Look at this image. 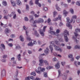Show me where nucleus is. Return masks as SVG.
Masks as SVG:
<instances>
[{"label":"nucleus","mask_w":80,"mask_h":80,"mask_svg":"<svg viewBox=\"0 0 80 80\" xmlns=\"http://www.w3.org/2000/svg\"><path fill=\"white\" fill-rule=\"evenodd\" d=\"M30 18V22L32 23V25L34 27H36L37 25H36V23H43L44 21L43 19L42 18H39L38 20H36L34 21V18H33V16L30 15L29 16Z\"/></svg>","instance_id":"nucleus-1"},{"label":"nucleus","mask_w":80,"mask_h":80,"mask_svg":"<svg viewBox=\"0 0 80 80\" xmlns=\"http://www.w3.org/2000/svg\"><path fill=\"white\" fill-rule=\"evenodd\" d=\"M58 78L61 77H62V80H66L67 79V75L64 72L63 74H62L61 72V71L60 70H58Z\"/></svg>","instance_id":"nucleus-2"},{"label":"nucleus","mask_w":80,"mask_h":80,"mask_svg":"<svg viewBox=\"0 0 80 80\" xmlns=\"http://www.w3.org/2000/svg\"><path fill=\"white\" fill-rule=\"evenodd\" d=\"M67 23L66 24V26L68 27H69V28L71 30H72V26L70 25V23H71L73 22V20L72 19V20H70L69 18H67Z\"/></svg>","instance_id":"nucleus-3"},{"label":"nucleus","mask_w":80,"mask_h":80,"mask_svg":"<svg viewBox=\"0 0 80 80\" xmlns=\"http://www.w3.org/2000/svg\"><path fill=\"white\" fill-rule=\"evenodd\" d=\"M64 38L65 42H68V38L67 36H68V35H69V34L68 33V31H67V30H65L64 32Z\"/></svg>","instance_id":"nucleus-4"},{"label":"nucleus","mask_w":80,"mask_h":80,"mask_svg":"<svg viewBox=\"0 0 80 80\" xmlns=\"http://www.w3.org/2000/svg\"><path fill=\"white\" fill-rule=\"evenodd\" d=\"M45 69L44 68H41V67H38V69H36V72H37V73H38V74H40L41 73V72H45Z\"/></svg>","instance_id":"nucleus-5"},{"label":"nucleus","mask_w":80,"mask_h":80,"mask_svg":"<svg viewBox=\"0 0 80 80\" xmlns=\"http://www.w3.org/2000/svg\"><path fill=\"white\" fill-rule=\"evenodd\" d=\"M47 26H44L43 28L42 31V29L41 28H40L39 30V31L40 32V34L42 37H43L45 35L44 32H45V29H46V28H47Z\"/></svg>","instance_id":"nucleus-6"},{"label":"nucleus","mask_w":80,"mask_h":80,"mask_svg":"<svg viewBox=\"0 0 80 80\" xmlns=\"http://www.w3.org/2000/svg\"><path fill=\"white\" fill-rule=\"evenodd\" d=\"M39 65L40 66H43V65H44L43 63L44 62V61L45 60H43L42 58H41L40 57H39Z\"/></svg>","instance_id":"nucleus-7"},{"label":"nucleus","mask_w":80,"mask_h":80,"mask_svg":"<svg viewBox=\"0 0 80 80\" xmlns=\"http://www.w3.org/2000/svg\"><path fill=\"white\" fill-rule=\"evenodd\" d=\"M60 20V21H62V15H58V17L54 18L53 19V21L56 22L58 21V20Z\"/></svg>","instance_id":"nucleus-8"},{"label":"nucleus","mask_w":80,"mask_h":80,"mask_svg":"<svg viewBox=\"0 0 80 80\" xmlns=\"http://www.w3.org/2000/svg\"><path fill=\"white\" fill-rule=\"evenodd\" d=\"M8 16H9V17H11L12 16H13V19H16L17 18V15H16V13L15 12H12L10 15H9Z\"/></svg>","instance_id":"nucleus-9"},{"label":"nucleus","mask_w":80,"mask_h":80,"mask_svg":"<svg viewBox=\"0 0 80 80\" xmlns=\"http://www.w3.org/2000/svg\"><path fill=\"white\" fill-rule=\"evenodd\" d=\"M26 34L27 36V40H30V36L28 35V33H29V30L28 29L26 30L25 31Z\"/></svg>","instance_id":"nucleus-10"},{"label":"nucleus","mask_w":80,"mask_h":80,"mask_svg":"<svg viewBox=\"0 0 80 80\" xmlns=\"http://www.w3.org/2000/svg\"><path fill=\"white\" fill-rule=\"evenodd\" d=\"M74 34L75 35V37H76V38L75 37V36H73L72 38H73V39L77 43H78V41L77 40L76 38H77V36H78V34H77L75 32H74Z\"/></svg>","instance_id":"nucleus-11"},{"label":"nucleus","mask_w":80,"mask_h":80,"mask_svg":"<svg viewBox=\"0 0 80 80\" xmlns=\"http://www.w3.org/2000/svg\"><path fill=\"white\" fill-rule=\"evenodd\" d=\"M30 79H32V80H35V78L33 76H31V77H28L27 78H26L25 79V80H30Z\"/></svg>","instance_id":"nucleus-12"},{"label":"nucleus","mask_w":80,"mask_h":80,"mask_svg":"<svg viewBox=\"0 0 80 80\" xmlns=\"http://www.w3.org/2000/svg\"><path fill=\"white\" fill-rule=\"evenodd\" d=\"M29 40V41H31V42L28 44V46H30L31 47H32V46H33V42H32V40H31V39L30 38V40Z\"/></svg>","instance_id":"nucleus-13"},{"label":"nucleus","mask_w":80,"mask_h":80,"mask_svg":"<svg viewBox=\"0 0 80 80\" xmlns=\"http://www.w3.org/2000/svg\"><path fill=\"white\" fill-rule=\"evenodd\" d=\"M6 74V71H5V69H4L2 71L1 75L2 76H5Z\"/></svg>","instance_id":"nucleus-14"},{"label":"nucleus","mask_w":80,"mask_h":80,"mask_svg":"<svg viewBox=\"0 0 80 80\" xmlns=\"http://www.w3.org/2000/svg\"><path fill=\"white\" fill-rule=\"evenodd\" d=\"M50 50H49V49H48V48H46V49L44 51L45 53L47 54H48Z\"/></svg>","instance_id":"nucleus-15"},{"label":"nucleus","mask_w":80,"mask_h":80,"mask_svg":"<svg viewBox=\"0 0 80 80\" xmlns=\"http://www.w3.org/2000/svg\"><path fill=\"white\" fill-rule=\"evenodd\" d=\"M60 32V29H57L56 30V36H59V33Z\"/></svg>","instance_id":"nucleus-16"},{"label":"nucleus","mask_w":80,"mask_h":80,"mask_svg":"<svg viewBox=\"0 0 80 80\" xmlns=\"http://www.w3.org/2000/svg\"><path fill=\"white\" fill-rule=\"evenodd\" d=\"M11 31L10 30V29L8 28L5 29V32L6 33H7V34L9 33H10V32Z\"/></svg>","instance_id":"nucleus-17"},{"label":"nucleus","mask_w":80,"mask_h":80,"mask_svg":"<svg viewBox=\"0 0 80 80\" xmlns=\"http://www.w3.org/2000/svg\"><path fill=\"white\" fill-rule=\"evenodd\" d=\"M68 12L67 11L65 10H64L63 11V14L65 17L67 16V14H68Z\"/></svg>","instance_id":"nucleus-18"},{"label":"nucleus","mask_w":80,"mask_h":80,"mask_svg":"<svg viewBox=\"0 0 80 80\" xmlns=\"http://www.w3.org/2000/svg\"><path fill=\"white\" fill-rule=\"evenodd\" d=\"M16 3L18 5H19V6H20V5H22V2L20 0H18L16 1Z\"/></svg>","instance_id":"nucleus-19"},{"label":"nucleus","mask_w":80,"mask_h":80,"mask_svg":"<svg viewBox=\"0 0 80 80\" xmlns=\"http://www.w3.org/2000/svg\"><path fill=\"white\" fill-rule=\"evenodd\" d=\"M48 33H51L52 35H56V32H55L52 31V30H49L48 31Z\"/></svg>","instance_id":"nucleus-20"},{"label":"nucleus","mask_w":80,"mask_h":80,"mask_svg":"<svg viewBox=\"0 0 80 80\" xmlns=\"http://www.w3.org/2000/svg\"><path fill=\"white\" fill-rule=\"evenodd\" d=\"M53 46L54 47L55 50H56V51H58V50L59 49V46L55 45H54Z\"/></svg>","instance_id":"nucleus-21"},{"label":"nucleus","mask_w":80,"mask_h":80,"mask_svg":"<svg viewBox=\"0 0 80 80\" xmlns=\"http://www.w3.org/2000/svg\"><path fill=\"white\" fill-rule=\"evenodd\" d=\"M33 31L32 32V35H35L36 34V33H37V31L35 30V29L34 28H33Z\"/></svg>","instance_id":"nucleus-22"},{"label":"nucleus","mask_w":80,"mask_h":80,"mask_svg":"<svg viewBox=\"0 0 80 80\" xmlns=\"http://www.w3.org/2000/svg\"><path fill=\"white\" fill-rule=\"evenodd\" d=\"M49 49H50L51 50V53H53V47L51 45H50L49 46Z\"/></svg>","instance_id":"nucleus-23"},{"label":"nucleus","mask_w":80,"mask_h":80,"mask_svg":"<svg viewBox=\"0 0 80 80\" xmlns=\"http://www.w3.org/2000/svg\"><path fill=\"white\" fill-rule=\"evenodd\" d=\"M56 8L58 10V11H61V10H62L61 8H60V7L58 6V5L57 4L56 5Z\"/></svg>","instance_id":"nucleus-24"},{"label":"nucleus","mask_w":80,"mask_h":80,"mask_svg":"<svg viewBox=\"0 0 80 80\" xmlns=\"http://www.w3.org/2000/svg\"><path fill=\"white\" fill-rule=\"evenodd\" d=\"M11 2L12 4V6L13 7H15L16 6V3L14 1H12V0H11Z\"/></svg>","instance_id":"nucleus-25"},{"label":"nucleus","mask_w":80,"mask_h":80,"mask_svg":"<svg viewBox=\"0 0 80 80\" xmlns=\"http://www.w3.org/2000/svg\"><path fill=\"white\" fill-rule=\"evenodd\" d=\"M17 58L18 59L19 61H20L21 60V55L20 54L17 55Z\"/></svg>","instance_id":"nucleus-26"},{"label":"nucleus","mask_w":80,"mask_h":80,"mask_svg":"<svg viewBox=\"0 0 80 80\" xmlns=\"http://www.w3.org/2000/svg\"><path fill=\"white\" fill-rule=\"evenodd\" d=\"M19 39H20V40H21V42H23L24 41V38L22 35H21L20 36Z\"/></svg>","instance_id":"nucleus-27"},{"label":"nucleus","mask_w":80,"mask_h":80,"mask_svg":"<svg viewBox=\"0 0 80 80\" xmlns=\"http://www.w3.org/2000/svg\"><path fill=\"white\" fill-rule=\"evenodd\" d=\"M55 67L56 68L58 69L60 68V64L59 63H58L56 65H55Z\"/></svg>","instance_id":"nucleus-28"},{"label":"nucleus","mask_w":80,"mask_h":80,"mask_svg":"<svg viewBox=\"0 0 80 80\" xmlns=\"http://www.w3.org/2000/svg\"><path fill=\"white\" fill-rule=\"evenodd\" d=\"M44 63L45 65L47 66H48V65H49V63H48V62L46 60H44Z\"/></svg>","instance_id":"nucleus-29"},{"label":"nucleus","mask_w":80,"mask_h":80,"mask_svg":"<svg viewBox=\"0 0 80 80\" xmlns=\"http://www.w3.org/2000/svg\"><path fill=\"white\" fill-rule=\"evenodd\" d=\"M15 45L16 46V49H19V48H20V45H19L18 44H15Z\"/></svg>","instance_id":"nucleus-30"},{"label":"nucleus","mask_w":80,"mask_h":80,"mask_svg":"<svg viewBox=\"0 0 80 80\" xmlns=\"http://www.w3.org/2000/svg\"><path fill=\"white\" fill-rule=\"evenodd\" d=\"M58 15V12H57L56 11L54 12L53 17H54V18H55V17H56V15Z\"/></svg>","instance_id":"nucleus-31"},{"label":"nucleus","mask_w":80,"mask_h":80,"mask_svg":"<svg viewBox=\"0 0 80 80\" xmlns=\"http://www.w3.org/2000/svg\"><path fill=\"white\" fill-rule=\"evenodd\" d=\"M32 42L33 45H37V42L36 41V40H32Z\"/></svg>","instance_id":"nucleus-32"},{"label":"nucleus","mask_w":80,"mask_h":80,"mask_svg":"<svg viewBox=\"0 0 80 80\" xmlns=\"http://www.w3.org/2000/svg\"><path fill=\"white\" fill-rule=\"evenodd\" d=\"M2 4L4 5V6H6L7 5V2L5 1H3L2 2Z\"/></svg>","instance_id":"nucleus-33"},{"label":"nucleus","mask_w":80,"mask_h":80,"mask_svg":"<svg viewBox=\"0 0 80 80\" xmlns=\"http://www.w3.org/2000/svg\"><path fill=\"white\" fill-rule=\"evenodd\" d=\"M4 48V49H5V45H4V44H1V45L0 46V48Z\"/></svg>","instance_id":"nucleus-34"},{"label":"nucleus","mask_w":80,"mask_h":80,"mask_svg":"<svg viewBox=\"0 0 80 80\" xmlns=\"http://www.w3.org/2000/svg\"><path fill=\"white\" fill-rule=\"evenodd\" d=\"M3 13L4 15H7V13H8V11L7 10H4Z\"/></svg>","instance_id":"nucleus-35"},{"label":"nucleus","mask_w":80,"mask_h":80,"mask_svg":"<svg viewBox=\"0 0 80 80\" xmlns=\"http://www.w3.org/2000/svg\"><path fill=\"white\" fill-rule=\"evenodd\" d=\"M74 65L76 67H78V62L77 61H74Z\"/></svg>","instance_id":"nucleus-36"},{"label":"nucleus","mask_w":80,"mask_h":80,"mask_svg":"<svg viewBox=\"0 0 80 80\" xmlns=\"http://www.w3.org/2000/svg\"><path fill=\"white\" fill-rule=\"evenodd\" d=\"M59 27H62V26H63V23L62 22H59Z\"/></svg>","instance_id":"nucleus-37"},{"label":"nucleus","mask_w":80,"mask_h":80,"mask_svg":"<svg viewBox=\"0 0 80 80\" xmlns=\"http://www.w3.org/2000/svg\"><path fill=\"white\" fill-rule=\"evenodd\" d=\"M77 17V16L76 15H73L72 16V18L73 19H76Z\"/></svg>","instance_id":"nucleus-38"},{"label":"nucleus","mask_w":80,"mask_h":80,"mask_svg":"<svg viewBox=\"0 0 80 80\" xmlns=\"http://www.w3.org/2000/svg\"><path fill=\"white\" fill-rule=\"evenodd\" d=\"M31 75H33V76H35L36 75V73L35 72H31L30 74Z\"/></svg>","instance_id":"nucleus-39"},{"label":"nucleus","mask_w":80,"mask_h":80,"mask_svg":"<svg viewBox=\"0 0 80 80\" xmlns=\"http://www.w3.org/2000/svg\"><path fill=\"white\" fill-rule=\"evenodd\" d=\"M70 11L71 13H72V14H73V13H74V11H73V9H70Z\"/></svg>","instance_id":"nucleus-40"},{"label":"nucleus","mask_w":80,"mask_h":80,"mask_svg":"<svg viewBox=\"0 0 80 80\" xmlns=\"http://www.w3.org/2000/svg\"><path fill=\"white\" fill-rule=\"evenodd\" d=\"M75 48H78L80 49V46L78 45H76L74 47Z\"/></svg>","instance_id":"nucleus-41"},{"label":"nucleus","mask_w":80,"mask_h":80,"mask_svg":"<svg viewBox=\"0 0 80 80\" xmlns=\"http://www.w3.org/2000/svg\"><path fill=\"white\" fill-rule=\"evenodd\" d=\"M75 32L76 33H78V32H80V29L78 28H76L75 30Z\"/></svg>","instance_id":"nucleus-42"},{"label":"nucleus","mask_w":80,"mask_h":80,"mask_svg":"<svg viewBox=\"0 0 80 80\" xmlns=\"http://www.w3.org/2000/svg\"><path fill=\"white\" fill-rule=\"evenodd\" d=\"M29 5H33V0H31L29 2Z\"/></svg>","instance_id":"nucleus-43"},{"label":"nucleus","mask_w":80,"mask_h":80,"mask_svg":"<svg viewBox=\"0 0 80 80\" xmlns=\"http://www.w3.org/2000/svg\"><path fill=\"white\" fill-rule=\"evenodd\" d=\"M76 4L78 6H80V1H77L76 2Z\"/></svg>","instance_id":"nucleus-44"},{"label":"nucleus","mask_w":80,"mask_h":80,"mask_svg":"<svg viewBox=\"0 0 80 80\" xmlns=\"http://www.w3.org/2000/svg\"><path fill=\"white\" fill-rule=\"evenodd\" d=\"M16 65H17V63H16V61H14L13 62V64L12 65V67H14V66H15Z\"/></svg>","instance_id":"nucleus-45"},{"label":"nucleus","mask_w":80,"mask_h":80,"mask_svg":"<svg viewBox=\"0 0 80 80\" xmlns=\"http://www.w3.org/2000/svg\"><path fill=\"white\" fill-rule=\"evenodd\" d=\"M10 37L11 38H15V37L16 36H15V35L14 34H12L11 35Z\"/></svg>","instance_id":"nucleus-46"},{"label":"nucleus","mask_w":80,"mask_h":80,"mask_svg":"<svg viewBox=\"0 0 80 80\" xmlns=\"http://www.w3.org/2000/svg\"><path fill=\"white\" fill-rule=\"evenodd\" d=\"M58 51H59L60 52H62L63 51V50L61 48H59V49H58Z\"/></svg>","instance_id":"nucleus-47"},{"label":"nucleus","mask_w":80,"mask_h":80,"mask_svg":"<svg viewBox=\"0 0 80 80\" xmlns=\"http://www.w3.org/2000/svg\"><path fill=\"white\" fill-rule=\"evenodd\" d=\"M53 62H57V59L56 58H54L52 59Z\"/></svg>","instance_id":"nucleus-48"},{"label":"nucleus","mask_w":80,"mask_h":80,"mask_svg":"<svg viewBox=\"0 0 80 80\" xmlns=\"http://www.w3.org/2000/svg\"><path fill=\"white\" fill-rule=\"evenodd\" d=\"M55 42L56 44V45H59V42L57 40L55 41Z\"/></svg>","instance_id":"nucleus-49"},{"label":"nucleus","mask_w":80,"mask_h":80,"mask_svg":"<svg viewBox=\"0 0 80 80\" xmlns=\"http://www.w3.org/2000/svg\"><path fill=\"white\" fill-rule=\"evenodd\" d=\"M8 45L10 47H13V44H12V43H8Z\"/></svg>","instance_id":"nucleus-50"},{"label":"nucleus","mask_w":80,"mask_h":80,"mask_svg":"<svg viewBox=\"0 0 80 80\" xmlns=\"http://www.w3.org/2000/svg\"><path fill=\"white\" fill-rule=\"evenodd\" d=\"M43 10L44 11H47L48 10V8L47 7H44L43 8Z\"/></svg>","instance_id":"nucleus-51"},{"label":"nucleus","mask_w":80,"mask_h":80,"mask_svg":"<svg viewBox=\"0 0 80 80\" xmlns=\"http://www.w3.org/2000/svg\"><path fill=\"white\" fill-rule=\"evenodd\" d=\"M44 76L45 77H47V72H44Z\"/></svg>","instance_id":"nucleus-52"},{"label":"nucleus","mask_w":80,"mask_h":80,"mask_svg":"<svg viewBox=\"0 0 80 80\" xmlns=\"http://www.w3.org/2000/svg\"><path fill=\"white\" fill-rule=\"evenodd\" d=\"M61 63L62 66H64V65H65V62H61Z\"/></svg>","instance_id":"nucleus-53"},{"label":"nucleus","mask_w":80,"mask_h":80,"mask_svg":"<svg viewBox=\"0 0 80 80\" xmlns=\"http://www.w3.org/2000/svg\"><path fill=\"white\" fill-rule=\"evenodd\" d=\"M8 15H9L7 16H4V18L6 19H7L8 18L7 17H10V16Z\"/></svg>","instance_id":"nucleus-54"},{"label":"nucleus","mask_w":80,"mask_h":80,"mask_svg":"<svg viewBox=\"0 0 80 80\" xmlns=\"http://www.w3.org/2000/svg\"><path fill=\"white\" fill-rule=\"evenodd\" d=\"M23 28L24 30L26 31L27 30H28V28L25 27V26H23Z\"/></svg>","instance_id":"nucleus-55"},{"label":"nucleus","mask_w":80,"mask_h":80,"mask_svg":"<svg viewBox=\"0 0 80 80\" xmlns=\"http://www.w3.org/2000/svg\"><path fill=\"white\" fill-rule=\"evenodd\" d=\"M44 55H45V54L43 53V54H41L40 55H39V57H40V58H42V57H43V56H44Z\"/></svg>","instance_id":"nucleus-56"},{"label":"nucleus","mask_w":80,"mask_h":80,"mask_svg":"<svg viewBox=\"0 0 80 80\" xmlns=\"http://www.w3.org/2000/svg\"><path fill=\"white\" fill-rule=\"evenodd\" d=\"M24 20L25 21L27 22V21H28V18L27 17H25Z\"/></svg>","instance_id":"nucleus-57"},{"label":"nucleus","mask_w":80,"mask_h":80,"mask_svg":"<svg viewBox=\"0 0 80 80\" xmlns=\"http://www.w3.org/2000/svg\"><path fill=\"white\" fill-rule=\"evenodd\" d=\"M35 36L36 37H40V35H39V34H38V32L36 33V34L35 35Z\"/></svg>","instance_id":"nucleus-58"},{"label":"nucleus","mask_w":80,"mask_h":80,"mask_svg":"<svg viewBox=\"0 0 80 80\" xmlns=\"http://www.w3.org/2000/svg\"><path fill=\"white\" fill-rule=\"evenodd\" d=\"M69 58H72L73 55L72 54H69L68 56Z\"/></svg>","instance_id":"nucleus-59"},{"label":"nucleus","mask_w":80,"mask_h":80,"mask_svg":"<svg viewBox=\"0 0 80 80\" xmlns=\"http://www.w3.org/2000/svg\"><path fill=\"white\" fill-rule=\"evenodd\" d=\"M38 43L39 45H41L42 44V41L40 40H38Z\"/></svg>","instance_id":"nucleus-60"},{"label":"nucleus","mask_w":80,"mask_h":80,"mask_svg":"<svg viewBox=\"0 0 80 80\" xmlns=\"http://www.w3.org/2000/svg\"><path fill=\"white\" fill-rule=\"evenodd\" d=\"M26 6L27 10H28L29 9V6L27 4H26Z\"/></svg>","instance_id":"nucleus-61"},{"label":"nucleus","mask_w":80,"mask_h":80,"mask_svg":"<svg viewBox=\"0 0 80 80\" xmlns=\"http://www.w3.org/2000/svg\"><path fill=\"white\" fill-rule=\"evenodd\" d=\"M34 17H35L37 18V17H39V16H40V15H37V14H35L34 15Z\"/></svg>","instance_id":"nucleus-62"},{"label":"nucleus","mask_w":80,"mask_h":80,"mask_svg":"<svg viewBox=\"0 0 80 80\" xmlns=\"http://www.w3.org/2000/svg\"><path fill=\"white\" fill-rule=\"evenodd\" d=\"M53 55H54V56H55L56 57H57V55H58V54H57V53L56 52H53Z\"/></svg>","instance_id":"nucleus-63"},{"label":"nucleus","mask_w":80,"mask_h":80,"mask_svg":"<svg viewBox=\"0 0 80 80\" xmlns=\"http://www.w3.org/2000/svg\"><path fill=\"white\" fill-rule=\"evenodd\" d=\"M7 57V55H4L2 57L3 58H6Z\"/></svg>","instance_id":"nucleus-64"}]
</instances>
